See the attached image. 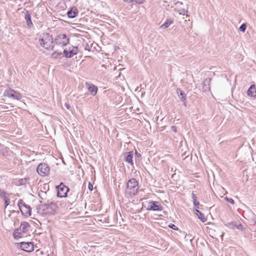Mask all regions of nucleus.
<instances>
[{
	"instance_id": "c85d7f7f",
	"label": "nucleus",
	"mask_w": 256,
	"mask_h": 256,
	"mask_svg": "<svg viewBox=\"0 0 256 256\" xmlns=\"http://www.w3.org/2000/svg\"><path fill=\"white\" fill-rule=\"evenodd\" d=\"M28 178H26L20 179L18 180V184L20 186L25 184Z\"/></svg>"
},
{
	"instance_id": "aec40b11",
	"label": "nucleus",
	"mask_w": 256,
	"mask_h": 256,
	"mask_svg": "<svg viewBox=\"0 0 256 256\" xmlns=\"http://www.w3.org/2000/svg\"><path fill=\"white\" fill-rule=\"evenodd\" d=\"M77 198L78 194H70L68 196V202L72 204L76 200Z\"/></svg>"
},
{
	"instance_id": "a878e982",
	"label": "nucleus",
	"mask_w": 256,
	"mask_h": 256,
	"mask_svg": "<svg viewBox=\"0 0 256 256\" xmlns=\"http://www.w3.org/2000/svg\"><path fill=\"white\" fill-rule=\"evenodd\" d=\"M46 192H43V191H40V192L38 193V196L42 199V200H46Z\"/></svg>"
},
{
	"instance_id": "2f4dec72",
	"label": "nucleus",
	"mask_w": 256,
	"mask_h": 256,
	"mask_svg": "<svg viewBox=\"0 0 256 256\" xmlns=\"http://www.w3.org/2000/svg\"><path fill=\"white\" fill-rule=\"evenodd\" d=\"M226 200L227 202H229L231 204H234V200L232 198H228L226 197Z\"/></svg>"
},
{
	"instance_id": "0eeeda50",
	"label": "nucleus",
	"mask_w": 256,
	"mask_h": 256,
	"mask_svg": "<svg viewBox=\"0 0 256 256\" xmlns=\"http://www.w3.org/2000/svg\"><path fill=\"white\" fill-rule=\"evenodd\" d=\"M18 205L22 215L25 216L31 215L30 206L26 205L22 200H18Z\"/></svg>"
},
{
	"instance_id": "5701e85b",
	"label": "nucleus",
	"mask_w": 256,
	"mask_h": 256,
	"mask_svg": "<svg viewBox=\"0 0 256 256\" xmlns=\"http://www.w3.org/2000/svg\"><path fill=\"white\" fill-rule=\"evenodd\" d=\"M228 226H232V228H236L237 229L240 230L242 231L244 230V227L243 226L240 224L238 225H236L234 222H230L228 223Z\"/></svg>"
},
{
	"instance_id": "7c9ffc66",
	"label": "nucleus",
	"mask_w": 256,
	"mask_h": 256,
	"mask_svg": "<svg viewBox=\"0 0 256 256\" xmlns=\"http://www.w3.org/2000/svg\"><path fill=\"white\" fill-rule=\"evenodd\" d=\"M168 226L172 230H178V228L174 224H169Z\"/></svg>"
},
{
	"instance_id": "e433bc0d",
	"label": "nucleus",
	"mask_w": 256,
	"mask_h": 256,
	"mask_svg": "<svg viewBox=\"0 0 256 256\" xmlns=\"http://www.w3.org/2000/svg\"><path fill=\"white\" fill-rule=\"evenodd\" d=\"M171 130L172 132H177L176 127V126H172Z\"/></svg>"
},
{
	"instance_id": "a19ab883",
	"label": "nucleus",
	"mask_w": 256,
	"mask_h": 256,
	"mask_svg": "<svg viewBox=\"0 0 256 256\" xmlns=\"http://www.w3.org/2000/svg\"><path fill=\"white\" fill-rule=\"evenodd\" d=\"M84 50H88L90 51V48L88 47V46H86L85 48H84Z\"/></svg>"
},
{
	"instance_id": "473e14b6",
	"label": "nucleus",
	"mask_w": 256,
	"mask_h": 256,
	"mask_svg": "<svg viewBox=\"0 0 256 256\" xmlns=\"http://www.w3.org/2000/svg\"><path fill=\"white\" fill-rule=\"evenodd\" d=\"M193 202H194V206H196V209L198 208V206L200 204L199 202L197 201L196 200V201H193Z\"/></svg>"
},
{
	"instance_id": "39448f33",
	"label": "nucleus",
	"mask_w": 256,
	"mask_h": 256,
	"mask_svg": "<svg viewBox=\"0 0 256 256\" xmlns=\"http://www.w3.org/2000/svg\"><path fill=\"white\" fill-rule=\"evenodd\" d=\"M78 52V47L74 46H69L67 48L64 49V50L63 53L66 58H70L77 54Z\"/></svg>"
},
{
	"instance_id": "bb28decb",
	"label": "nucleus",
	"mask_w": 256,
	"mask_h": 256,
	"mask_svg": "<svg viewBox=\"0 0 256 256\" xmlns=\"http://www.w3.org/2000/svg\"><path fill=\"white\" fill-rule=\"evenodd\" d=\"M178 12H179L180 14L184 16L186 15L187 17L189 16L188 14V11L186 10H185L184 8H182L180 10H178Z\"/></svg>"
},
{
	"instance_id": "f8f14e48",
	"label": "nucleus",
	"mask_w": 256,
	"mask_h": 256,
	"mask_svg": "<svg viewBox=\"0 0 256 256\" xmlns=\"http://www.w3.org/2000/svg\"><path fill=\"white\" fill-rule=\"evenodd\" d=\"M124 160L130 164L131 166L134 165L133 162V155H134V152L132 151L128 152H125L124 153Z\"/></svg>"
},
{
	"instance_id": "9d476101",
	"label": "nucleus",
	"mask_w": 256,
	"mask_h": 256,
	"mask_svg": "<svg viewBox=\"0 0 256 256\" xmlns=\"http://www.w3.org/2000/svg\"><path fill=\"white\" fill-rule=\"evenodd\" d=\"M146 210H148L160 212L163 210V207L161 204H158V202L150 201L148 203V206Z\"/></svg>"
},
{
	"instance_id": "423d86ee",
	"label": "nucleus",
	"mask_w": 256,
	"mask_h": 256,
	"mask_svg": "<svg viewBox=\"0 0 256 256\" xmlns=\"http://www.w3.org/2000/svg\"><path fill=\"white\" fill-rule=\"evenodd\" d=\"M36 171L40 176H46L50 173V168L48 164L41 163L38 166Z\"/></svg>"
},
{
	"instance_id": "ddd939ff",
	"label": "nucleus",
	"mask_w": 256,
	"mask_h": 256,
	"mask_svg": "<svg viewBox=\"0 0 256 256\" xmlns=\"http://www.w3.org/2000/svg\"><path fill=\"white\" fill-rule=\"evenodd\" d=\"M30 224H29V223L24 222L21 223L20 228H18V230L24 236L28 231V228H30Z\"/></svg>"
},
{
	"instance_id": "37998d69",
	"label": "nucleus",
	"mask_w": 256,
	"mask_h": 256,
	"mask_svg": "<svg viewBox=\"0 0 256 256\" xmlns=\"http://www.w3.org/2000/svg\"><path fill=\"white\" fill-rule=\"evenodd\" d=\"M223 236H224V234H222V238Z\"/></svg>"
},
{
	"instance_id": "a18cd8bd",
	"label": "nucleus",
	"mask_w": 256,
	"mask_h": 256,
	"mask_svg": "<svg viewBox=\"0 0 256 256\" xmlns=\"http://www.w3.org/2000/svg\"><path fill=\"white\" fill-rule=\"evenodd\" d=\"M0 146H1V144H0Z\"/></svg>"
},
{
	"instance_id": "cd10ccee",
	"label": "nucleus",
	"mask_w": 256,
	"mask_h": 256,
	"mask_svg": "<svg viewBox=\"0 0 256 256\" xmlns=\"http://www.w3.org/2000/svg\"><path fill=\"white\" fill-rule=\"evenodd\" d=\"M246 28V23L242 24L239 28V30L242 32H244Z\"/></svg>"
},
{
	"instance_id": "dca6fc26",
	"label": "nucleus",
	"mask_w": 256,
	"mask_h": 256,
	"mask_svg": "<svg viewBox=\"0 0 256 256\" xmlns=\"http://www.w3.org/2000/svg\"><path fill=\"white\" fill-rule=\"evenodd\" d=\"M86 87L88 89V91L93 96H95L98 92V88L96 86L93 84H89L88 82L86 83Z\"/></svg>"
},
{
	"instance_id": "c03bdc74",
	"label": "nucleus",
	"mask_w": 256,
	"mask_h": 256,
	"mask_svg": "<svg viewBox=\"0 0 256 256\" xmlns=\"http://www.w3.org/2000/svg\"><path fill=\"white\" fill-rule=\"evenodd\" d=\"M255 222H256V220H255Z\"/></svg>"
},
{
	"instance_id": "72a5a7b5",
	"label": "nucleus",
	"mask_w": 256,
	"mask_h": 256,
	"mask_svg": "<svg viewBox=\"0 0 256 256\" xmlns=\"http://www.w3.org/2000/svg\"><path fill=\"white\" fill-rule=\"evenodd\" d=\"M88 190L90 191H92L93 190V186L91 182H89L88 186Z\"/></svg>"
},
{
	"instance_id": "f3484780",
	"label": "nucleus",
	"mask_w": 256,
	"mask_h": 256,
	"mask_svg": "<svg viewBox=\"0 0 256 256\" xmlns=\"http://www.w3.org/2000/svg\"><path fill=\"white\" fill-rule=\"evenodd\" d=\"M211 79L210 78H206L202 82V90L204 92H208L210 90V83Z\"/></svg>"
},
{
	"instance_id": "f257e3e1",
	"label": "nucleus",
	"mask_w": 256,
	"mask_h": 256,
	"mask_svg": "<svg viewBox=\"0 0 256 256\" xmlns=\"http://www.w3.org/2000/svg\"><path fill=\"white\" fill-rule=\"evenodd\" d=\"M58 206L56 204L53 202L48 201L46 204H40L37 208L38 212L40 215H53L56 212Z\"/></svg>"
},
{
	"instance_id": "ea45409f",
	"label": "nucleus",
	"mask_w": 256,
	"mask_h": 256,
	"mask_svg": "<svg viewBox=\"0 0 256 256\" xmlns=\"http://www.w3.org/2000/svg\"><path fill=\"white\" fill-rule=\"evenodd\" d=\"M64 106L67 108V109H69L70 108V106L69 104H67V103H66L64 104Z\"/></svg>"
},
{
	"instance_id": "412c9836",
	"label": "nucleus",
	"mask_w": 256,
	"mask_h": 256,
	"mask_svg": "<svg viewBox=\"0 0 256 256\" xmlns=\"http://www.w3.org/2000/svg\"><path fill=\"white\" fill-rule=\"evenodd\" d=\"M196 212L198 216V218L202 222H204L207 220V218L205 217L203 213L198 209H196Z\"/></svg>"
},
{
	"instance_id": "f03ea898",
	"label": "nucleus",
	"mask_w": 256,
	"mask_h": 256,
	"mask_svg": "<svg viewBox=\"0 0 256 256\" xmlns=\"http://www.w3.org/2000/svg\"><path fill=\"white\" fill-rule=\"evenodd\" d=\"M40 45L47 50H52L54 48V40L48 33H44L39 38Z\"/></svg>"
},
{
	"instance_id": "393cba45",
	"label": "nucleus",
	"mask_w": 256,
	"mask_h": 256,
	"mask_svg": "<svg viewBox=\"0 0 256 256\" xmlns=\"http://www.w3.org/2000/svg\"><path fill=\"white\" fill-rule=\"evenodd\" d=\"M62 54V52H58L57 51H55L52 54V57L53 58L56 59Z\"/></svg>"
},
{
	"instance_id": "4be33fe9",
	"label": "nucleus",
	"mask_w": 256,
	"mask_h": 256,
	"mask_svg": "<svg viewBox=\"0 0 256 256\" xmlns=\"http://www.w3.org/2000/svg\"><path fill=\"white\" fill-rule=\"evenodd\" d=\"M173 20L172 19H167L166 21L160 26V28L166 29L173 23Z\"/></svg>"
},
{
	"instance_id": "2eb2a0df",
	"label": "nucleus",
	"mask_w": 256,
	"mask_h": 256,
	"mask_svg": "<svg viewBox=\"0 0 256 256\" xmlns=\"http://www.w3.org/2000/svg\"><path fill=\"white\" fill-rule=\"evenodd\" d=\"M24 15H25L24 18L26 20V24H27L29 28L33 27L34 24L32 21L31 15H30V12H28V10H26Z\"/></svg>"
},
{
	"instance_id": "f704fd0d",
	"label": "nucleus",
	"mask_w": 256,
	"mask_h": 256,
	"mask_svg": "<svg viewBox=\"0 0 256 256\" xmlns=\"http://www.w3.org/2000/svg\"><path fill=\"white\" fill-rule=\"evenodd\" d=\"M192 201H196V194L192 192Z\"/></svg>"
},
{
	"instance_id": "1a4fd4ad",
	"label": "nucleus",
	"mask_w": 256,
	"mask_h": 256,
	"mask_svg": "<svg viewBox=\"0 0 256 256\" xmlns=\"http://www.w3.org/2000/svg\"><path fill=\"white\" fill-rule=\"evenodd\" d=\"M4 96L18 100L22 98V94L20 92L10 88L5 90Z\"/></svg>"
},
{
	"instance_id": "6e6552de",
	"label": "nucleus",
	"mask_w": 256,
	"mask_h": 256,
	"mask_svg": "<svg viewBox=\"0 0 256 256\" xmlns=\"http://www.w3.org/2000/svg\"><path fill=\"white\" fill-rule=\"evenodd\" d=\"M57 190V196L59 198H65L67 196L68 192L69 191L68 187L66 186L62 182L56 186Z\"/></svg>"
},
{
	"instance_id": "79ce46f5",
	"label": "nucleus",
	"mask_w": 256,
	"mask_h": 256,
	"mask_svg": "<svg viewBox=\"0 0 256 256\" xmlns=\"http://www.w3.org/2000/svg\"><path fill=\"white\" fill-rule=\"evenodd\" d=\"M124 0L125 2H133L134 1V0Z\"/></svg>"
},
{
	"instance_id": "4468645a",
	"label": "nucleus",
	"mask_w": 256,
	"mask_h": 256,
	"mask_svg": "<svg viewBox=\"0 0 256 256\" xmlns=\"http://www.w3.org/2000/svg\"><path fill=\"white\" fill-rule=\"evenodd\" d=\"M78 12L76 6H73L67 12L68 16L70 18H76L78 14Z\"/></svg>"
},
{
	"instance_id": "c756f323",
	"label": "nucleus",
	"mask_w": 256,
	"mask_h": 256,
	"mask_svg": "<svg viewBox=\"0 0 256 256\" xmlns=\"http://www.w3.org/2000/svg\"><path fill=\"white\" fill-rule=\"evenodd\" d=\"M8 194L4 190H0V197L3 198L4 196H6Z\"/></svg>"
},
{
	"instance_id": "58836bf2",
	"label": "nucleus",
	"mask_w": 256,
	"mask_h": 256,
	"mask_svg": "<svg viewBox=\"0 0 256 256\" xmlns=\"http://www.w3.org/2000/svg\"><path fill=\"white\" fill-rule=\"evenodd\" d=\"M4 204L5 208H6L10 204V200L4 201Z\"/></svg>"
},
{
	"instance_id": "c9c22d12",
	"label": "nucleus",
	"mask_w": 256,
	"mask_h": 256,
	"mask_svg": "<svg viewBox=\"0 0 256 256\" xmlns=\"http://www.w3.org/2000/svg\"><path fill=\"white\" fill-rule=\"evenodd\" d=\"M3 200L4 201L10 200L9 194H8L6 196H4V197L3 198Z\"/></svg>"
},
{
	"instance_id": "b1692460",
	"label": "nucleus",
	"mask_w": 256,
	"mask_h": 256,
	"mask_svg": "<svg viewBox=\"0 0 256 256\" xmlns=\"http://www.w3.org/2000/svg\"><path fill=\"white\" fill-rule=\"evenodd\" d=\"M13 236L15 239H18L22 236H24L23 234L21 233L18 230V228L16 229L14 232H13Z\"/></svg>"
},
{
	"instance_id": "a211bd4d",
	"label": "nucleus",
	"mask_w": 256,
	"mask_h": 256,
	"mask_svg": "<svg viewBox=\"0 0 256 256\" xmlns=\"http://www.w3.org/2000/svg\"><path fill=\"white\" fill-rule=\"evenodd\" d=\"M177 93L179 96H180V98L181 100L184 102V104L186 106V94L180 88H178L176 90Z\"/></svg>"
},
{
	"instance_id": "9b49d317",
	"label": "nucleus",
	"mask_w": 256,
	"mask_h": 256,
	"mask_svg": "<svg viewBox=\"0 0 256 256\" xmlns=\"http://www.w3.org/2000/svg\"><path fill=\"white\" fill-rule=\"evenodd\" d=\"M20 247L22 250L26 252H32L34 249V244L32 242H21Z\"/></svg>"
},
{
	"instance_id": "4c0bfd02",
	"label": "nucleus",
	"mask_w": 256,
	"mask_h": 256,
	"mask_svg": "<svg viewBox=\"0 0 256 256\" xmlns=\"http://www.w3.org/2000/svg\"><path fill=\"white\" fill-rule=\"evenodd\" d=\"M137 4H141L143 3L144 2V0H134Z\"/></svg>"
},
{
	"instance_id": "20e7f679",
	"label": "nucleus",
	"mask_w": 256,
	"mask_h": 256,
	"mask_svg": "<svg viewBox=\"0 0 256 256\" xmlns=\"http://www.w3.org/2000/svg\"><path fill=\"white\" fill-rule=\"evenodd\" d=\"M54 40V44L62 47L66 46L70 42V38L64 34L57 35Z\"/></svg>"
},
{
	"instance_id": "7ed1b4c3",
	"label": "nucleus",
	"mask_w": 256,
	"mask_h": 256,
	"mask_svg": "<svg viewBox=\"0 0 256 256\" xmlns=\"http://www.w3.org/2000/svg\"><path fill=\"white\" fill-rule=\"evenodd\" d=\"M126 188L127 192L130 196L136 195L139 188L138 182L134 178L130 179L127 183Z\"/></svg>"
},
{
	"instance_id": "6ab92c4d",
	"label": "nucleus",
	"mask_w": 256,
	"mask_h": 256,
	"mask_svg": "<svg viewBox=\"0 0 256 256\" xmlns=\"http://www.w3.org/2000/svg\"><path fill=\"white\" fill-rule=\"evenodd\" d=\"M248 96L256 98V88L254 85H252L247 92Z\"/></svg>"
}]
</instances>
